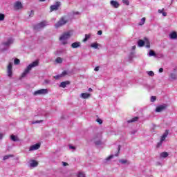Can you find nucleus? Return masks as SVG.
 Returning <instances> with one entry per match:
<instances>
[{
    "label": "nucleus",
    "mask_w": 177,
    "mask_h": 177,
    "mask_svg": "<svg viewBox=\"0 0 177 177\" xmlns=\"http://www.w3.org/2000/svg\"><path fill=\"white\" fill-rule=\"evenodd\" d=\"M38 61H35L29 64L21 74V78H24V77H27V75L30 73V71H31V69L33 68V67H37V66H38Z\"/></svg>",
    "instance_id": "nucleus-1"
},
{
    "label": "nucleus",
    "mask_w": 177,
    "mask_h": 177,
    "mask_svg": "<svg viewBox=\"0 0 177 177\" xmlns=\"http://www.w3.org/2000/svg\"><path fill=\"white\" fill-rule=\"evenodd\" d=\"M72 35L73 31L71 30H69L62 34V36L59 37V41H61L62 45H66L67 40L68 39V38H71Z\"/></svg>",
    "instance_id": "nucleus-2"
},
{
    "label": "nucleus",
    "mask_w": 177,
    "mask_h": 177,
    "mask_svg": "<svg viewBox=\"0 0 177 177\" xmlns=\"http://www.w3.org/2000/svg\"><path fill=\"white\" fill-rule=\"evenodd\" d=\"M68 23V19L67 17H62L59 19V20L55 24V28H60V27H63L65 24Z\"/></svg>",
    "instance_id": "nucleus-3"
},
{
    "label": "nucleus",
    "mask_w": 177,
    "mask_h": 177,
    "mask_svg": "<svg viewBox=\"0 0 177 177\" xmlns=\"http://www.w3.org/2000/svg\"><path fill=\"white\" fill-rule=\"evenodd\" d=\"M14 41L15 40L12 38L8 39L6 41L1 44V48L3 50H6V49H8V48H9V46L13 44Z\"/></svg>",
    "instance_id": "nucleus-4"
},
{
    "label": "nucleus",
    "mask_w": 177,
    "mask_h": 177,
    "mask_svg": "<svg viewBox=\"0 0 177 177\" xmlns=\"http://www.w3.org/2000/svg\"><path fill=\"white\" fill-rule=\"evenodd\" d=\"M145 44H146V48H150V41H149V39L147 37H145L144 40L140 39L138 41V46L140 48L145 46Z\"/></svg>",
    "instance_id": "nucleus-5"
},
{
    "label": "nucleus",
    "mask_w": 177,
    "mask_h": 177,
    "mask_svg": "<svg viewBox=\"0 0 177 177\" xmlns=\"http://www.w3.org/2000/svg\"><path fill=\"white\" fill-rule=\"evenodd\" d=\"M48 25V22L46 21H44L42 22L37 24L36 26H35L34 29L36 31H41L42 28L46 27V26Z\"/></svg>",
    "instance_id": "nucleus-6"
},
{
    "label": "nucleus",
    "mask_w": 177,
    "mask_h": 177,
    "mask_svg": "<svg viewBox=\"0 0 177 177\" xmlns=\"http://www.w3.org/2000/svg\"><path fill=\"white\" fill-rule=\"evenodd\" d=\"M49 93V90L47 88H41L37 90L33 93L34 96H38V95H48Z\"/></svg>",
    "instance_id": "nucleus-7"
},
{
    "label": "nucleus",
    "mask_w": 177,
    "mask_h": 177,
    "mask_svg": "<svg viewBox=\"0 0 177 177\" xmlns=\"http://www.w3.org/2000/svg\"><path fill=\"white\" fill-rule=\"evenodd\" d=\"M60 5H62L60 1H57L55 4L50 6V12H54V10H59V8H60Z\"/></svg>",
    "instance_id": "nucleus-8"
},
{
    "label": "nucleus",
    "mask_w": 177,
    "mask_h": 177,
    "mask_svg": "<svg viewBox=\"0 0 177 177\" xmlns=\"http://www.w3.org/2000/svg\"><path fill=\"white\" fill-rule=\"evenodd\" d=\"M13 67V64L12 62H10L8 67H7V74L8 77H12L13 75V72L12 71Z\"/></svg>",
    "instance_id": "nucleus-9"
},
{
    "label": "nucleus",
    "mask_w": 177,
    "mask_h": 177,
    "mask_svg": "<svg viewBox=\"0 0 177 177\" xmlns=\"http://www.w3.org/2000/svg\"><path fill=\"white\" fill-rule=\"evenodd\" d=\"M168 107V106L165 104H163L162 105H159L158 106L156 107V113H161V111H164Z\"/></svg>",
    "instance_id": "nucleus-10"
},
{
    "label": "nucleus",
    "mask_w": 177,
    "mask_h": 177,
    "mask_svg": "<svg viewBox=\"0 0 177 177\" xmlns=\"http://www.w3.org/2000/svg\"><path fill=\"white\" fill-rule=\"evenodd\" d=\"M14 9L15 10H19L20 9H23V4H21V2L20 1H16L14 3Z\"/></svg>",
    "instance_id": "nucleus-11"
},
{
    "label": "nucleus",
    "mask_w": 177,
    "mask_h": 177,
    "mask_svg": "<svg viewBox=\"0 0 177 177\" xmlns=\"http://www.w3.org/2000/svg\"><path fill=\"white\" fill-rule=\"evenodd\" d=\"M41 147V144L37 143L30 147L29 151H34L35 150H38Z\"/></svg>",
    "instance_id": "nucleus-12"
},
{
    "label": "nucleus",
    "mask_w": 177,
    "mask_h": 177,
    "mask_svg": "<svg viewBox=\"0 0 177 177\" xmlns=\"http://www.w3.org/2000/svg\"><path fill=\"white\" fill-rule=\"evenodd\" d=\"M110 5L112 6V8H115V9H118V8H120V3L118 1H115L114 0H111L110 1Z\"/></svg>",
    "instance_id": "nucleus-13"
},
{
    "label": "nucleus",
    "mask_w": 177,
    "mask_h": 177,
    "mask_svg": "<svg viewBox=\"0 0 177 177\" xmlns=\"http://www.w3.org/2000/svg\"><path fill=\"white\" fill-rule=\"evenodd\" d=\"M168 133H169L168 130H166L165 131V133H163V135L160 138L161 142H164V140H165V138H167L168 137Z\"/></svg>",
    "instance_id": "nucleus-14"
},
{
    "label": "nucleus",
    "mask_w": 177,
    "mask_h": 177,
    "mask_svg": "<svg viewBox=\"0 0 177 177\" xmlns=\"http://www.w3.org/2000/svg\"><path fill=\"white\" fill-rule=\"evenodd\" d=\"M30 167H32V168H35V167H38V162L34 160H30Z\"/></svg>",
    "instance_id": "nucleus-15"
},
{
    "label": "nucleus",
    "mask_w": 177,
    "mask_h": 177,
    "mask_svg": "<svg viewBox=\"0 0 177 177\" xmlns=\"http://www.w3.org/2000/svg\"><path fill=\"white\" fill-rule=\"evenodd\" d=\"M169 37L170 38V39H176V38H177L176 32H172L171 33H170L169 35Z\"/></svg>",
    "instance_id": "nucleus-16"
},
{
    "label": "nucleus",
    "mask_w": 177,
    "mask_h": 177,
    "mask_svg": "<svg viewBox=\"0 0 177 177\" xmlns=\"http://www.w3.org/2000/svg\"><path fill=\"white\" fill-rule=\"evenodd\" d=\"M67 85H70V82L69 81H66V82H62L59 84L60 88H66Z\"/></svg>",
    "instance_id": "nucleus-17"
},
{
    "label": "nucleus",
    "mask_w": 177,
    "mask_h": 177,
    "mask_svg": "<svg viewBox=\"0 0 177 177\" xmlns=\"http://www.w3.org/2000/svg\"><path fill=\"white\" fill-rule=\"evenodd\" d=\"M80 46H81V43L80 42H74L71 44V47L73 48V49L80 48Z\"/></svg>",
    "instance_id": "nucleus-18"
},
{
    "label": "nucleus",
    "mask_w": 177,
    "mask_h": 177,
    "mask_svg": "<svg viewBox=\"0 0 177 177\" xmlns=\"http://www.w3.org/2000/svg\"><path fill=\"white\" fill-rule=\"evenodd\" d=\"M91 96V94L87 93H83L80 95V97L82 99H88Z\"/></svg>",
    "instance_id": "nucleus-19"
},
{
    "label": "nucleus",
    "mask_w": 177,
    "mask_h": 177,
    "mask_svg": "<svg viewBox=\"0 0 177 177\" xmlns=\"http://www.w3.org/2000/svg\"><path fill=\"white\" fill-rule=\"evenodd\" d=\"M119 162H120V164H127V165H129L131 164V162L127 160V159H121L119 160Z\"/></svg>",
    "instance_id": "nucleus-20"
},
{
    "label": "nucleus",
    "mask_w": 177,
    "mask_h": 177,
    "mask_svg": "<svg viewBox=\"0 0 177 177\" xmlns=\"http://www.w3.org/2000/svg\"><path fill=\"white\" fill-rule=\"evenodd\" d=\"M138 120H139V118L138 117H135V118L128 120L127 122L129 124H131V122H136V121H138Z\"/></svg>",
    "instance_id": "nucleus-21"
},
{
    "label": "nucleus",
    "mask_w": 177,
    "mask_h": 177,
    "mask_svg": "<svg viewBox=\"0 0 177 177\" xmlns=\"http://www.w3.org/2000/svg\"><path fill=\"white\" fill-rule=\"evenodd\" d=\"M91 48H93L94 49H97V48H99V46H100V45L97 43H93V44H91Z\"/></svg>",
    "instance_id": "nucleus-22"
},
{
    "label": "nucleus",
    "mask_w": 177,
    "mask_h": 177,
    "mask_svg": "<svg viewBox=\"0 0 177 177\" xmlns=\"http://www.w3.org/2000/svg\"><path fill=\"white\" fill-rule=\"evenodd\" d=\"M169 156L167 152H162L160 153V157L162 158H167V157Z\"/></svg>",
    "instance_id": "nucleus-23"
},
{
    "label": "nucleus",
    "mask_w": 177,
    "mask_h": 177,
    "mask_svg": "<svg viewBox=\"0 0 177 177\" xmlns=\"http://www.w3.org/2000/svg\"><path fill=\"white\" fill-rule=\"evenodd\" d=\"M11 140H12L13 142H18L19 138L15 135L11 136Z\"/></svg>",
    "instance_id": "nucleus-24"
},
{
    "label": "nucleus",
    "mask_w": 177,
    "mask_h": 177,
    "mask_svg": "<svg viewBox=\"0 0 177 177\" xmlns=\"http://www.w3.org/2000/svg\"><path fill=\"white\" fill-rule=\"evenodd\" d=\"M146 23V18L143 17L141 19V21L139 23V26H143Z\"/></svg>",
    "instance_id": "nucleus-25"
},
{
    "label": "nucleus",
    "mask_w": 177,
    "mask_h": 177,
    "mask_svg": "<svg viewBox=\"0 0 177 177\" xmlns=\"http://www.w3.org/2000/svg\"><path fill=\"white\" fill-rule=\"evenodd\" d=\"M91 38V35L86 34L85 38L83 39V42H86Z\"/></svg>",
    "instance_id": "nucleus-26"
},
{
    "label": "nucleus",
    "mask_w": 177,
    "mask_h": 177,
    "mask_svg": "<svg viewBox=\"0 0 177 177\" xmlns=\"http://www.w3.org/2000/svg\"><path fill=\"white\" fill-rule=\"evenodd\" d=\"M77 177H86L85 176V174L82 171H79L77 174Z\"/></svg>",
    "instance_id": "nucleus-27"
},
{
    "label": "nucleus",
    "mask_w": 177,
    "mask_h": 177,
    "mask_svg": "<svg viewBox=\"0 0 177 177\" xmlns=\"http://www.w3.org/2000/svg\"><path fill=\"white\" fill-rule=\"evenodd\" d=\"M170 78H171V80H176L177 78L176 74L175 73L170 74Z\"/></svg>",
    "instance_id": "nucleus-28"
},
{
    "label": "nucleus",
    "mask_w": 177,
    "mask_h": 177,
    "mask_svg": "<svg viewBox=\"0 0 177 177\" xmlns=\"http://www.w3.org/2000/svg\"><path fill=\"white\" fill-rule=\"evenodd\" d=\"M10 157H13V155H6V156H5L3 157V161H5V160L9 159Z\"/></svg>",
    "instance_id": "nucleus-29"
},
{
    "label": "nucleus",
    "mask_w": 177,
    "mask_h": 177,
    "mask_svg": "<svg viewBox=\"0 0 177 177\" xmlns=\"http://www.w3.org/2000/svg\"><path fill=\"white\" fill-rule=\"evenodd\" d=\"M122 3L127 6H129V0H122Z\"/></svg>",
    "instance_id": "nucleus-30"
},
{
    "label": "nucleus",
    "mask_w": 177,
    "mask_h": 177,
    "mask_svg": "<svg viewBox=\"0 0 177 177\" xmlns=\"http://www.w3.org/2000/svg\"><path fill=\"white\" fill-rule=\"evenodd\" d=\"M149 57L156 56V53H155L153 50H151L149 51Z\"/></svg>",
    "instance_id": "nucleus-31"
},
{
    "label": "nucleus",
    "mask_w": 177,
    "mask_h": 177,
    "mask_svg": "<svg viewBox=\"0 0 177 177\" xmlns=\"http://www.w3.org/2000/svg\"><path fill=\"white\" fill-rule=\"evenodd\" d=\"M40 122H44V120H35V121L32 122V124H40Z\"/></svg>",
    "instance_id": "nucleus-32"
},
{
    "label": "nucleus",
    "mask_w": 177,
    "mask_h": 177,
    "mask_svg": "<svg viewBox=\"0 0 177 177\" xmlns=\"http://www.w3.org/2000/svg\"><path fill=\"white\" fill-rule=\"evenodd\" d=\"M14 64L17 65V64H20V59L16 58L15 60H14Z\"/></svg>",
    "instance_id": "nucleus-33"
},
{
    "label": "nucleus",
    "mask_w": 177,
    "mask_h": 177,
    "mask_svg": "<svg viewBox=\"0 0 177 177\" xmlns=\"http://www.w3.org/2000/svg\"><path fill=\"white\" fill-rule=\"evenodd\" d=\"M56 62H57V63H63V59H62L61 57H57V58L56 59Z\"/></svg>",
    "instance_id": "nucleus-34"
},
{
    "label": "nucleus",
    "mask_w": 177,
    "mask_h": 177,
    "mask_svg": "<svg viewBox=\"0 0 177 177\" xmlns=\"http://www.w3.org/2000/svg\"><path fill=\"white\" fill-rule=\"evenodd\" d=\"M5 20V15L3 14H0V21Z\"/></svg>",
    "instance_id": "nucleus-35"
},
{
    "label": "nucleus",
    "mask_w": 177,
    "mask_h": 177,
    "mask_svg": "<svg viewBox=\"0 0 177 177\" xmlns=\"http://www.w3.org/2000/svg\"><path fill=\"white\" fill-rule=\"evenodd\" d=\"M148 75H149V77H154V72L153 71H149L147 72Z\"/></svg>",
    "instance_id": "nucleus-36"
},
{
    "label": "nucleus",
    "mask_w": 177,
    "mask_h": 177,
    "mask_svg": "<svg viewBox=\"0 0 177 177\" xmlns=\"http://www.w3.org/2000/svg\"><path fill=\"white\" fill-rule=\"evenodd\" d=\"M114 158V155H111V156H109V157H107L106 158V161H110V160H111V158Z\"/></svg>",
    "instance_id": "nucleus-37"
},
{
    "label": "nucleus",
    "mask_w": 177,
    "mask_h": 177,
    "mask_svg": "<svg viewBox=\"0 0 177 177\" xmlns=\"http://www.w3.org/2000/svg\"><path fill=\"white\" fill-rule=\"evenodd\" d=\"M67 71H64L62 72V73L60 75V77H64V75H68Z\"/></svg>",
    "instance_id": "nucleus-38"
},
{
    "label": "nucleus",
    "mask_w": 177,
    "mask_h": 177,
    "mask_svg": "<svg viewBox=\"0 0 177 177\" xmlns=\"http://www.w3.org/2000/svg\"><path fill=\"white\" fill-rule=\"evenodd\" d=\"M157 98L156 97V96H151V102H156V100Z\"/></svg>",
    "instance_id": "nucleus-39"
},
{
    "label": "nucleus",
    "mask_w": 177,
    "mask_h": 177,
    "mask_svg": "<svg viewBox=\"0 0 177 177\" xmlns=\"http://www.w3.org/2000/svg\"><path fill=\"white\" fill-rule=\"evenodd\" d=\"M162 142L163 141L160 140L159 142H158L157 147H161V146H162Z\"/></svg>",
    "instance_id": "nucleus-40"
},
{
    "label": "nucleus",
    "mask_w": 177,
    "mask_h": 177,
    "mask_svg": "<svg viewBox=\"0 0 177 177\" xmlns=\"http://www.w3.org/2000/svg\"><path fill=\"white\" fill-rule=\"evenodd\" d=\"M34 16V10H31L29 14V17H32Z\"/></svg>",
    "instance_id": "nucleus-41"
},
{
    "label": "nucleus",
    "mask_w": 177,
    "mask_h": 177,
    "mask_svg": "<svg viewBox=\"0 0 177 177\" xmlns=\"http://www.w3.org/2000/svg\"><path fill=\"white\" fill-rule=\"evenodd\" d=\"M97 122L100 123V124H103V120H102V119H97Z\"/></svg>",
    "instance_id": "nucleus-42"
},
{
    "label": "nucleus",
    "mask_w": 177,
    "mask_h": 177,
    "mask_svg": "<svg viewBox=\"0 0 177 177\" xmlns=\"http://www.w3.org/2000/svg\"><path fill=\"white\" fill-rule=\"evenodd\" d=\"M69 149H71L72 150H75V147L73 145H69Z\"/></svg>",
    "instance_id": "nucleus-43"
},
{
    "label": "nucleus",
    "mask_w": 177,
    "mask_h": 177,
    "mask_svg": "<svg viewBox=\"0 0 177 177\" xmlns=\"http://www.w3.org/2000/svg\"><path fill=\"white\" fill-rule=\"evenodd\" d=\"M62 165L64 167H67V165H68V163H67L66 162H62Z\"/></svg>",
    "instance_id": "nucleus-44"
},
{
    "label": "nucleus",
    "mask_w": 177,
    "mask_h": 177,
    "mask_svg": "<svg viewBox=\"0 0 177 177\" xmlns=\"http://www.w3.org/2000/svg\"><path fill=\"white\" fill-rule=\"evenodd\" d=\"M102 34H103V31L99 30V31L97 32V35H102Z\"/></svg>",
    "instance_id": "nucleus-45"
},
{
    "label": "nucleus",
    "mask_w": 177,
    "mask_h": 177,
    "mask_svg": "<svg viewBox=\"0 0 177 177\" xmlns=\"http://www.w3.org/2000/svg\"><path fill=\"white\" fill-rule=\"evenodd\" d=\"M60 75H57L55 77V80H59V78H60Z\"/></svg>",
    "instance_id": "nucleus-46"
},
{
    "label": "nucleus",
    "mask_w": 177,
    "mask_h": 177,
    "mask_svg": "<svg viewBox=\"0 0 177 177\" xmlns=\"http://www.w3.org/2000/svg\"><path fill=\"white\" fill-rule=\"evenodd\" d=\"M99 66H96L95 68H94V71H99Z\"/></svg>",
    "instance_id": "nucleus-47"
},
{
    "label": "nucleus",
    "mask_w": 177,
    "mask_h": 177,
    "mask_svg": "<svg viewBox=\"0 0 177 177\" xmlns=\"http://www.w3.org/2000/svg\"><path fill=\"white\" fill-rule=\"evenodd\" d=\"M163 71H164V68H160L159 69V73H162Z\"/></svg>",
    "instance_id": "nucleus-48"
},
{
    "label": "nucleus",
    "mask_w": 177,
    "mask_h": 177,
    "mask_svg": "<svg viewBox=\"0 0 177 177\" xmlns=\"http://www.w3.org/2000/svg\"><path fill=\"white\" fill-rule=\"evenodd\" d=\"M164 12V9L162 10H158V13H162Z\"/></svg>",
    "instance_id": "nucleus-49"
},
{
    "label": "nucleus",
    "mask_w": 177,
    "mask_h": 177,
    "mask_svg": "<svg viewBox=\"0 0 177 177\" xmlns=\"http://www.w3.org/2000/svg\"><path fill=\"white\" fill-rule=\"evenodd\" d=\"M135 133H136V130L131 131V135H135Z\"/></svg>",
    "instance_id": "nucleus-50"
},
{
    "label": "nucleus",
    "mask_w": 177,
    "mask_h": 177,
    "mask_svg": "<svg viewBox=\"0 0 177 177\" xmlns=\"http://www.w3.org/2000/svg\"><path fill=\"white\" fill-rule=\"evenodd\" d=\"M162 16L165 17V16H167V12H162Z\"/></svg>",
    "instance_id": "nucleus-51"
},
{
    "label": "nucleus",
    "mask_w": 177,
    "mask_h": 177,
    "mask_svg": "<svg viewBox=\"0 0 177 177\" xmlns=\"http://www.w3.org/2000/svg\"><path fill=\"white\" fill-rule=\"evenodd\" d=\"M132 49H133V50H135V49H136V46H133L132 47Z\"/></svg>",
    "instance_id": "nucleus-52"
},
{
    "label": "nucleus",
    "mask_w": 177,
    "mask_h": 177,
    "mask_svg": "<svg viewBox=\"0 0 177 177\" xmlns=\"http://www.w3.org/2000/svg\"><path fill=\"white\" fill-rule=\"evenodd\" d=\"M3 138V135L2 133H0V139H2Z\"/></svg>",
    "instance_id": "nucleus-53"
},
{
    "label": "nucleus",
    "mask_w": 177,
    "mask_h": 177,
    "mask_svg": "<svg viewBox=\"0 0 177 177\" xmlns=\"http://www.w3.org/2000/svg\"><path fill=\"white\" fill-rule=\"evenodd\" d=\"M100 141L99 140V141H97V142H95V145H100Z\"/></svg>",
    "instance_id": "nucleus-54"
},
{
    "label": "nucleus",
    "mask_w": 177,
    "mask_h": 177,
    "mask_svg": "<svg viewBox=\"0 0 177 177\" xmlns=\"http://www.w3.org/2000/svg\"><path fill=\"white\" fill-rule=\"evenodd\" d=\"M100 137H101L100 134H98V135L97 136V139H100Z\"/></svg>",
    "instance_id": "nucleus-55"
},
{
    "label": "nucleus",
    "mask_w": 177,
    "mask_h": 177,
    "mask_svg": "<svg viewBox=\"0 0 177 177\" xmlns=\"http://www.w3.org/2000/svg\"><path fill=\"white\" fill-rule=\"evenodd\" d=\"M88 92H92V88H88Z\"/></svg>",
    "instance_id": "nucleus-56"
},
{
    "label": "nucleus",
    "mask_w": 177,
    "mask_h": 177,
    "mask_svg": "<svg viewBox=\"0 0 177 177\" xmlns=\"http://www.w3.org/2000/svg\"><path fill=\"white\" fill-rule=\"evenodd\" d=\"M40 1V2H45V1H46V0H39Z\"/></svg>",
    "instance_id": "nucleus-57"
},
{
    "label": "nucleus",
    "mask_w": 177,
    "mask_h": 177,
    "mask_svg": "<svg viewBox=\"0 0 177 177\" xmlns=\"http://www.w3.org/2000/svg\"><path fill=\"white\" fill-rule=\"evenodd\" d=\"M75 15H80V12H75Z\"/></svg>",
    "instance_id": "nucleus-58"
},
{
    "label": "nucleus",
    "mask_w": 177,
    "mask_h": 177,
    "mask_svg": "<svg viewBox=\"0 0 177 177\" xmlns=\"http://www.w3.org/2000/svg\"><path fill=\"white\" fill-rule=\"evenodd\" d=\"M120 149H121V147L119 146V147H118V151H120Z\"/></svg>",
    "instance_id": "nucleus-59"
},
{
    "label": "nucleus",
    "mask_w": 177,
    "mask_h": 177,
    "mask_svg": "<svg viewBox=\"0 0 177 177\" xmlns=\"http://www.w3.org/2000/svg\"><path fill=\"white\" fill-rule=\"evenodd\" d=\"M46 84L49 83V82H48V80H46Z\"/></svg>",
    "instance_id": "nucleus-60"
},
{
    "label": "nucleus",
    "mask_w": 177,
    "mask_h": 177,
    "mask_svg": "<svg viewBox=\"0 0 177 177\" xmlns=\"http://www.w3.org/2000/svg\"><path fill=\"white\" fill-rule=\"evenodd\" d=\"M115 156H116V157L118 156V153L115 154Z\"/></svg>",
    "instance_id": "nucleus-61"
}]
</instances>
